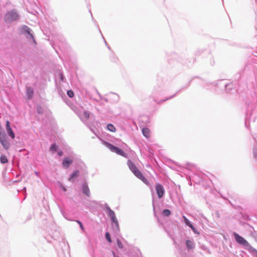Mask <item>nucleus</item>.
I'll list each match as a JSON object with an SVG mask.
<instances>
[{
	"label": "nucleus",
	"mask_w": 257,
	"mask_h": 257,
	"mask_svg": "<svg viewBox=\"0 0 257 257\" xmlns=\"http://www.w3.org/2000/svg\"><path fill=\"white\" fill-rule=\"evenodd\" d=\"M75 111L82 120L88 119L90 115L89 112L85 110L84 108L78 104L70 106Z\"/></svg>",
	"instance_id": "1"
},
{
	"label": "nucleus",
	"mask_w": 257,
	"mask_h": 257,
	"mask_svg": "<svg viewBox=\"0 0 257 257\" xmlns=\"http://www.w3.org/2000/svg\"><path fill=\"white\" fill-rule=\"evenodd\" d=\"M66 152L68 156L65 155V168H68L76 158V155L71 151L70 148L65 146V153Z\"/></svg>",
	"instance_id": "2"
},
{
	"label": "nucleus",
	"mask_w": 257,
	"mask_h": 257,
	"mask_svg": "<svg viewBox=\"0 0 257 257\" xmlns=\"http://www.w3.org/2000/svg\"><path fill=\"white\" fill-rule=\"evenodd\" d=\"M233 234L236 242L244 246L245 249L247 250L251 246L248 241L236 232H233Z\"/></svg>",
	"instance_id": "3"
},
{
	"label": "nucleus",
	"mask_w": 257,
	"mask_h": 257,
	"mask_svg": "<svg viewBox=\"0 0 257 257\" xmlns=\"http://www.w3.org/2000/svg\"><path fill=\"white\" fill-rule=\"evenodd\" d=\"M105 208L107 211V215L110 217L112 222L114 223L115 224L116 229L117 230H118V229H119L118 222L117 220V218H116L114 212L110 209V208L108 206L107 204H105Z\"/></svg>",
	"instance_id": "4"
},
{
	"label": "nucleus",
	"mask_w": 257,
	"mask_h": 257,
	"mask_svg": "<svg viewBox=\"0 0 257 257\" xmlns=\"http://www.w3.org/2000/svg\"><path fill=\"white\" fill-rule=\"evenodd\" d=\"M103 144L112 152L116 153L117 154L121 156L125 157L126 154L121 149L106 142H103Z\"/></svg>",
	"instance_id": "5"
},
{
	"label": "nucleus",
	"mask_w": 257,
	"mask_h": 257,
	"mask_svg": "<svg viewBox=\"0 0 257 257\" xmlns=\"http://www.w3.org/2000/svg\"><path fill=\"white\" fill-rule=\"evenodd\" d=\"M127 165L130 170L137 177H139V176L142 173L137 168L136 166L131 160H128Z\"/></svg>",
	"instance_id": "6"
},
{
	"label": "nucleus",
	"mask_w": 257,
	"mask_h": 257,
	"mask_svg": "<svg viewBox=\"0 0 257 257\" xmlns=\"http://www.w3.org/2000/svg\"><path fill=\"white\" fill-rule=\"evenodd\" d=\"M18 18V14L14 11L7 13L5 17V20L8 22L16 20Z\"/></svg>",
	"instance_id": "7"
},
{
	"label": "nucleus",
	"mask_w": 257,
	"mask_h": 257,
	"mask_svg": "<svg viewBox=\"0 0 257 257\" xmlns=\"http://www.w3.org/2000/svg\"><path fill=\"white\" fill-rule=\"evenodd\" d=\"M155 189L158 198H162L164 196L165 192V190L163 186L160 183H157L155 186Z\"/></svg>",
	"instance_id": "8"
},
{
	"label": "nucleus",
	"mask_w": 257,
	"mask_h": 257,
	"mask_svg": "<svg viewBox=\"0 0 257 257\" xmlns=\"http://www.w3.org/2000/svg\"><path fill=\"white\" fill-rule=\"evenodd\" d=\"M108 99L109 100V102L112 103H115L119 101V97L116 93H111L108 95Z\"/></svg>",
	"instance_id": "9"
},
{
	"label": "nucleus",
	"mask_w": 257,
	"mask_h": 257,
	"mask_svg": "<svg viewBox=\"0 0 257 257\" xmlns=\"http://www.w3.org/2000/svg\"><path fill=\"white\" fill-rule=\"evenodd\" d=\"M22 29L23 32L25 33L26 34H27V36H26L27 38L32 39L33 40L34 42H35L34 36L33 34L31 33L30 29L28 27H27V26H24L23 27Z\"/></svg>",
	"instance_id": "10"
},
{
	"label": "nucleus",
	"mask_w": 257,
	"mask_h": 257,
	"mask_svg": "<svg viewBox=\"0 0 257 257\" xmlns=\"http://www.w3.org/2000/svg\"><path fill=\"white\" fill-rule=\"evenodd\" d=\"M79 175V171L75 170L70 176L68 179V181L71 182H74Z\"/></svg>",
	"instance_id": "11"
},
{
	"label": "nucleus",
	"mask_w": 257,
	"mask_h": 257,
	"mask_svg": "<svg viewBox=\"0 0 257 257\" xmlns=\"http://www.w3.org/2000/svg\"><path fill=\"white\" fill-rule=\"evenodd\" d=\"M82 191L84 194L89 196L90 193L89 187L86 183H83L82 185Z\"/></svg>",
	"instance_id": "12"
},
{
	"label": "nucleus",
	"mask_w": 257,
	"mask_h": 257,
	"mask_svg": "<svg viewBox=\"0 0 257 257\" xmlns=\"http://www.w3.org/2000/svg\"><path fill=\"white\" fill-rule=\"evenodd\" d=\"M0 142L5 150H7L9 149L10 145L7 141V138L1 139Z\"/></svg>",
	"instance_id": "13"
},
{
	"label": "nucleus",
	"mask_w": 257,
	"mask_h": 257,
	"mask_svg": "<svg viewBox=\"0 0 257 257\" xmlns=\"http://www.w3.org/2000/svg\"><path fill=\"white\" fill-rule=\"evenodd\" d=\"M186 244L188 249H193L195 247V244L194 241L192 239L187 240L186 241Z\"/></svg>",
	"instance_id": "14"
},
{
	"label": "nucleus",
	"mask_w": 257,
	"mask_h": 257,
	"mask_svg": "<svg viewBox=\"0 0 257 257\" xmlns=\"http://www.w3.org/2000/svg\"><path fill=\"white\" fill-rule=\"evenodd\" d=\"M26 93H27V95L29 99L32 98V97H33V89L31 87H27V88Z\"/></svg>",
	"instance_id": "15"
},
{
	"label": "nucleus",
	"mask_w": 257,
	"mask_h": 257,
	"mask_svg": "<svg viewBox=\"0 0 257 257\" xmlns=\"http://www.w3.org/2000/svg\"><path fill=\"white\" fill-rule=\"evenodd\" d=\"M150 131L148 128L144 127L142 129V133L143 135L147 138L150 137Z\"/></svg>",
	"instance_id": "16"
},
{
	"label": "nucleus",
	"mask_w": 257,
	"mask_h": 257,
	"mask_svg": "<svg viewBox=\"0 0 257 257\" xmlns=\"http://www.w3.org/2000/svg\"><path fill=\"white\" fill-rule=\"evenodd\" d=\"M250 253H251L253 255L257 257V250L254 248L251 245L247 250Z\"/></svg>",
	"instance_id": "17"
},
{
	"label": "nucleus",
	"mask_w": 257,
	"mask_h": 257,
	"mask_svg": "<svg viewBox=\"0 0 257 257\" xmlns=\"http://www.w3.org/2000/svg\"><path fill=\"white\" fill-rule=\"evenodd\" d=\"M137 178H138L139 179H140V180H141L144 183L146 184H149V182H148V181L147 180V179L143 176V175L142 174V173L139 176V177H138Z\"/></svg>",
	"instance_id": "18"
},
{
	"label": "nucleus",
	"mask_w": 257,
	"mask_h": 257,
	"mask_svg": "<svg viewBox=\"0 0 257 257\" xmlns=\"http://www.w3.org/2000/svg\"><path fill=\"white\" fill-rule=\"evenodd\" d=\"M6 138V133L3 128L0 127V140Z\"/></svg>",
	"instance_id": "19"
},
{
	"label": "nucleus",
	"mask_w": 257,
	"mask_h": 257,
	"mask_svg": "<svg viewBox=\"0 0 257 257\" xmlns=\"http://www.w3.org/2000/svg\"><path fill=\"white\" fill-rule=\"evenodd\" d=\"M0 161L1 163L5 164L8 162V160L5 155H1L0 157Z\"/></svg>",
	"instance_id": "20"
},
{
	"label": "nucleus",
	"mask_w": 257,
	"mask_h": 257,
	"mask_svg": "<svg viewBox=\"0 0 257 257\" xmlns=\"http://www.w3.org/2000/svg\"><path fill=\"white\" fill-rule=\"evenodd\" d=\"M107 129L111 132H114L116 131L115 127L112 125V124H108L107 125Z\"/></svg>",
	"instance_id": "21"
},
{
	"label": "nucleus",
	"mask_w": 257,
	"mask_h": 257,
	"mask_svg": "<svg viewBox=\"0 0 257 257\" xmlns=\"http://www.w3.org/2000/svg\"><path fill=\"white\" fill-rule=\"evenodd\" d=\"M7 132H8V135L13 139H14L15 138V134L14 133V132H13L12 131V128H10V130H7Z\"/></svg>",
	"instance_id": "22"
},
{
	"label": "nucleus",
	"mask_w": 257,
	"mask_h": 257,
	"mask_svg": "<svg viewBox=\"0 0 257 257\" xmlns=\"http://www.w3.org/2000/svg\"><path fill=\"white\" fill-rule=\"evenodd\" d=\"M162 214L166 216H168L171 214V211L169 209H164L163 211Z\"/></svg>",
	"instance_id": "23"
},
{
	"label": "nucleus",
	"mask_w": 257,
	"mask_h": 257,
	"mask_svg": "<svg viewBox=\"0 0 257 257\" xmlns=\"http://www.w3.org/2000/svg\"><path fill=\"white\" fill-rule=\"evenodd\" d=\"M57 149V146L55 144L52 145L51 146V147H50V151L53 153L56 151Z\"/></svg>",
	"instance_id": "24"
},
{
	"label": "nucleus",
	"mask_w": 257,
	"mask_h": 257,
	"mask_svg": "<svg viewBox=\"0 0 257 257\" xmlns=\"http://www.w3.org/2000/svg\"><path fill=\"white\" fill-rule=\"evenodd\" d=\"M253 154L254 158L257 157V145L253 147Z\"/></svg>",
	"instance_id": "25"
},
{
	"label": "nucleus",
	"mask_w": 257,
	"mask_h": 257,
	"mask_svg": "<svg viewBox=\"0 0 257 257\" xmlns=\"http://www.w3.org/2000/svg\"><path fill=\"white\" fill-rule=\"evenodd\" d=\"M97 93H98V94L99 95L100 100H104L105 102H109L108 97V98H103V97L98 92H97Z\"/></svg>",
	"instance_id": "26"
},
{
	"label": "nucleus",
	"mask_w": 257,
	"mask_h": 257,
	"mask_svg": "<svg viewBox=\"0 0 257 257\" xmlns=\"http://www.w3.org/2000/svg\"><path fill=\"white\" fill-rule=\"evenodd\" d=\"M233 84L232 83H229V84H226L225 86V89L226 90L231 89L233 87Z\"/></svg>",
	"instance_id": "27"
},
{
	"label": "nucleus",
	"mask_w": 257,
	"mask_h": 257,
	"mask_svg": "<svg viewBox=\"0 0 257 257\" xmlns=\"http://www.w3.org/2000/svg\"><path fill=\"white\" fill-rule=\"evenodd\" d=\"M105 237H106V239H107V240L109 242H111V238H110V235H109L108 232H106V233H105Z\"/></svg>",
	"instance_id": "28"
},
{
	"label": "nucleus",
	"mask_w": 257,
	"mask_h": 257,
	"mask_svg": "<svg viewBox=\"0 0 257 257\" xmlns=\"http://www.w3.org/2000/svg\"><path fill=\"white\" fill-rule=\"evenodd\" d=\"M183 218L184 219V222L187 225H188L191 223L190 221L185 216H183Z\"/></svg>",
	"instance_id": "29"
},
{
	"label": "nucleus",
	"mask_w": 257,
	"mask_h": 257,
	"mask_svg": "<svg viewBox=\"0 0 257 257\" xmlns=\"http://www.w3.org/2000/svg\"><path fill=\"white\" fill-rule=\"evenodd\" d=\"M67 94L68 95V96L70 97H72L74 96V93H73V91H72L71 90H68L67 92Z\"/></svg>",
	"instance_id": "30"
},
{
	"label": "nucleus",
	"mask_w": 257,
	"mask_h": 257,
	"mask_svg": "<svg viewBox=\"0 0 257 257\" xmlns=\"http://www.w3.org/2000/svg\"><path fill=\"white\" fill-rule=\"evenodd\" d=\"M117 245L119 248H122L123 245L120 241L118 239H117Z\"/></svg>",
	"instance_id": "31"
},
{
	"label": "nucleus",
	"mask_w": 257,
	"mask_h": 257,
	"mask_svg": "<svg viewBox=\"0 0 257 257\" xmlns=\"http://www.w3.org/2000/svg\"><path fill=\"white\" fill-rule=\"evenodd\" d=\"M10 128H11V127L10 126V123L9 121L7 120L6 121V130L7 131L8 130H10Z\"/></svg>",
	"instance_id": "32"
},
{
	"label": "nucleus",
	"mask_w": 257,
	"mask_h": 257,
	"mask_svg": "<svg viewBox=\"0 0 257 257\" xmlns=\"http://www.w3.org/2000/svg\"><path fill=\"white\" fill-rule=\"evenodd\" d=\"M77 222L79 224L80 227L81 228V229L83 230L84 227H83V226L82 223L80 221H77Z\"/></svg>",
	"instance_id": "33"
},
{
	"label": "nucleus",
	"mask_w": 257,
	"mask_h": 257,
	"mask_svg": "<svg viewBox=\"0 0 257 257\" xmlns=\"http://www.w3.org/2000/svg\"><path fill=\"white\" fill-rule=\"evenodd\" d=\"M175 95H176V94H174V95H172V96H171L170 97H169V98H167L166 99H165V100H162V101H166V100H168V99H171V98H173V97Z\"/></svg>",
	"instance_id": "34"
},
{
	"label": "nucleus",
	"mask_w": 257,
	"mask_h": 257,
	"mask_svg": "<svg viewBox=\"0 0 257 257\" xmlns=\"http://www.w3.org/2000/svg\"><path fill=\"white\" fill-rule=\"evenodd\" d=\"M58 154L59 155V156H61L63 155V152L62 151L58 152Z\"/></svg>",
	"instance_id": "35"
},
{
	"label": "nucleus",
	"mask_w": 257,
	"mask_h": 257,
	"mask_svg": "<svg viewBox=\"0 0 257 257\" xmlns=\"http://www.w3.org/2000/svg\"><path fill=\"white\" fill-rule=\"evenodd\" d=\"M189 227H190L191 229H192L194 226L191 224L190 223V224H189L188 225Z\"/></svg>",
	"instance_id": "36"
},
{
	"label": "nucleus",
	"mask_w": 257,
	"mask_h": 257,
	"mask_svg": "<svg viewBox=\"0 0 257 257\" xmlns=\"http://www.w3.org/2000/svg\"><path fill=\"white\" fill-rule=\"evenodd\" d=\"M195 233H196V229L195 227H194L192 229H191Z\"/></svg>",
	"instance_id": "37"
},
{
	"label": "nucleus",
	"mask_w": 257,
	"mask_h": 257,
	"mask_svg": "<svg viewBox=\"0 0 257 257\" xmlns=\"http://www.w3.org/2000/svg\"><path fill=\"white\" fill-rule=\"evenodd\" d=\"M61 78L62 80H63V75L62 74H61Z\"/></svg>",
	"instance_id": "38"
},
{
	"label": "nucleus",
	"mask_w": 257,
	"mask_h": 257,
	"mask_svg": "<svg viewBox=\"0 0 257 257\" xmlns=\"http://www.w3.org/2000/svg\"><path fill=\"white\" fill-rule=\"evenodd\" d=\"M89 12L90 13L91 15V17H92V18H93L92 15V13H91V11H90V10H89Z\"/></svg>",
	"instance_id": "39"
},
{
	"label": "nucleus",
	"mask_w": 257,
	"mask_h": 257,
	"mask_svg": "<svg viewBox=\"0 0 257 257\" xmlns=\"http://www.w3.org/2000/svg\"><path fill=\"white\" fill-rule=\"evenodd\" d=\"M62 164H63V165H64V160H63V161H62Z\"/></svg>",
	"instance_id": "40"
},
{
	"label": "nucleus",
	"mask_w": 257,
	"mask_h": 257,
	"mask_svg": "<svg viewBox=\"0 0 257 257\" xmlns=\"http://www.w3.org/2000/svg\"><path fill=\"white\" fill-rule=\"evenodd\" d=\"M153 207H154V203H153ZM154 211H155V207H154Z\"/></svg>",
	"instance_id": "41"
},
{
	"label": "nucleus",
	"mask_w": 257,
	"mask_h": 257,
	"mask_svg": "<svg viewBox=\"0 0 257 257\" xmlns=\"http://www.w3.org/2000/svg\"><path fill=\"white\" fill-rule=\"evenodd\" d=\"M104 42H105V43L106 45H107V44L105 40H104Z\"/></svg>",
	"instance_id": "42"
},
{
	"label": "nucleus",
	"mask_w": 257,
	"mask_h": 257,
	"mask_svg": "<svg viewBox=\"0 0 257 257\" xmlns=\"http://www.w3.org/2000/svg\"><path fill=\"white\" fill-rule=\"evenodd\" d=\"M107 47L109 49H110V47L109 46H107Z\"/></svg>",
	"instance_id": "43"
},
{
	"label": "nucleus",
	"mask_w": 257,
	"mask_h": 257,
	"mask_svg": "<svg viewBox=\"0 0 257 257\" xmlns=\"http://www.w3.org/2000/svg\"><path fill=\"white\" fill-rule=\"evenodd\" d=\"M95 101H98V100L97 99H95Z\"/></svg>",
	"instance_id": "44"
}]
</instances>
